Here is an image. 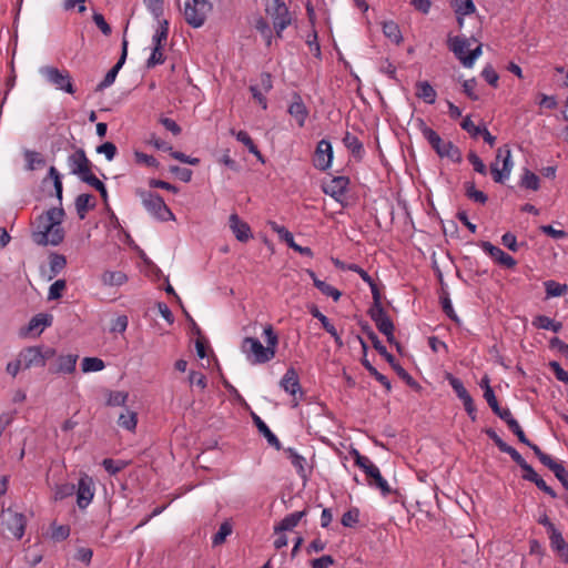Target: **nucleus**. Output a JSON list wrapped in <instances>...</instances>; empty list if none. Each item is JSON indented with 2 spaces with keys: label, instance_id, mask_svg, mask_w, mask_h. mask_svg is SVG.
I'll use <instances>...</instances> for the list:
<instances>
[{
  "label": "nucleus",
  "instance_id": "nucleus-8",
  "mask_svg": "<svg viewBox=\"0 0 568 568\" xmlns=\"http://www.w3.org/2000/svg\"><path fill=\"white\" fill-rule=\"evenodd\" d=\"M369 339L374 348L385 357V359L392 365L396 374L406 382L414 389H419L420 385L404 369L395 359V357L387 352L386 347L382 344L378 336L375 333H369Z\"/></svg>",
  "mask_w": 568,
  "mask_h": 568
},
{
  "label": "nucleus",
  "instance_id": "nucleus-27",
  "mask_svg": "<svg viewBox=\"0 0 568 568\" xmlns=\"http://www.w3.org/2000/svg\"><path fill=\"white\" fill-rule=\"evenodd\" d=\"M252 419L258 432L266 438L267 443L275 449L280 450L282 448L281 442L271 432L267 425L260 418V416H257L255 413H252Z\"/></svg>",
  "mask_w": 568,
  "mask_h": 568
},
{
  "label": "nucleus",
  "instance_id": "nucleus-61",
  "mask_svg": "<svg viewBox=\"0 0 568 568\" xmlns=\"http://www.w3.org/2000/svg\"><path fill=\"white\" fill-rule=\"evenodd\" d=\"M65 288V281L58 280L53 284H51L49 288L48 300H58L62 296V292Z\"/></svg>",
  "mask_w": 568,
  "mask_h": 568
},
{
  "label": "nucleus",
  "instance_id": "nucleus-18",
  "mask_svg": "<svg viewBox=\"0 0 568 568\" xmlns=\"http://www.w3.org/2000/svg\"><path fill=\"white\" fill-rule=\"evenodd\" d=\"M77 361L78 355L75 354L60 355L55 361V365L49 369L54 374H71L75 369Z\"/></svg>",
  "mask_w": 568,
  "mask_h": 568
},
{
  "label": "nucleus",
  "instance_id": "nucleus-5",
  "mask_svg": "<svg viewBox=\"0 0 568 568\" xmlns=\"http://www.w3.org/2000/svg\"><path fill=\"white\" fill-rule=\"evenodd\" d=\"M212 9L209 0H187L183 9L185 22L192 28H201Z\"/></svg>",
  "mask_w": 568,
  "mask_h": 568
},
{
  "label": "nucleus",
  "instance_id": "nucleus-34",
  "mask_svg": "<svg viewBox=\"0 0 568 568\" xmlns=\"http://www.w3.org/2000/svg\"><path fill=\"white\" fill-rule=\"evenodd\" d=\"M52 324V316L48 314H37L33 316L28 326L29 332H33L39 328L38 334H40L45 327L50 326Z\"/></svg>",
  "mask_w": 568,
  "mask_h": 568
},
{
  "label": "nucleus",
  "instance_id": "nucleus-22",
  "mask_svg": "<svg viewBox=\"0 0 568 568\" xmlns=\"http://www.w3.org/2000/svg\"><path fill=\"white\" fill-rule=\"evenodd\" d=\"M77 214L80 220H84L88 211L93 210L97 205L94 195L83 193L77 196L75 202Z\"/></svg>",
  "mask_w": 568,
  "mask_h": 568
},
{
  "label": "nucleus",
  "instance_id": "nucleus-57",
  "mask_svg": "<svg viewBox=\"0 0 568 568\" xmlns=\"http://www.w3.org/2000/svg\"><path fill=\"white\" fill-rule=\"evenodd\" d=\"M134 158L136 163L144 164L150 168H158L160 164L153 155H149L140 151L134 152Z\"/></svg>",
  "mask_w": 568,
  "mask_h": 568
},
{
  "label": "nucleus",
  "instance_id": "nucleus-11",
  "mask_svg": "<svg viewBox=\"0 0 568 568\" xmlns=\"http://www.w3.org/2000/svg\"><path fill=\"white\" fill-rule=\"evenodd\" d=\"M332 159H333V149H332L331 142L327 140H321L317 143V146L315 150V154H314V159H313L314 166L318 170L324 171L329 168Z\"/></svg>",
  "mask_w": 568,
  "mask_h": 568
},
{
  "label": "nucleus",
  "instance_id": "nucleus-59",
  "mask_svg": "<svg viewBox=\"0 0 568 568\" xmlns=\"http://www.w3.org/2000/svg\"><path fill=\"white\" fill-rule=\"evenodd\" d=\"M352 455L354 456L355 465L362 468L365 474L374 466L371 459L361 455L358 450L353 449Z\"/></svg>",
  "mask_w": 568,
  "mask_h": 568
},
{
  "label": "nucleus",
  "instance_id": "nucleus-3",
  "mask_svg": "<svg viewBox=\"0 0 568 568\" xmlns=\"http://www.w3.org/2000/svg\"><path fill=\"white\" fill-rule=\"evenodd\" d=\"M135 194L142 200V203L148 212H150L158 220H174V214L158 193L145 191L143 189H136Z\"/></svg>",
  "mask_w": 568,
  "mask_h": 568
},
{
  "label": "nucleus",
  "instance_id": "nucleus-29",
  "mask_svg": "<svg viewBox=\"0 0 568 568\" xmlns=\"http://www.w3.org/2000/svg\"><path fill=\"white\" fill-rule=\"evenodd\" d=\"M306 515V510H302V511H296V513H293V514H290L287 515L286 517H284L281 523L275 526V532L278 534V532H282V531H286V530H292L294 527L297 526V524L300 523V520Z\"/></svg>",
  "mask_w": 568,
  "mask_h": 568
},
{
  "label": "nucleus",
  "instance_id": "nucleus-4",
  "mask_svg": "<svg viewBox=\"0 0 568 568\" xmlns=\"http://www.w3.org/2000/svg\"><path fill=\"white\" fill-rule=\"evenodd\" d=\"M18 356L22 363V369L43 367L48 359L55 356V349L48 346H30L23 348Z\"/></svg>",
  "mask_w": 568,
  "mask_h": 568
},
{
  "label": "nucleus",
  "instance_id": "nucleus-49",
  "mask_svg": "<svg viewBox=\"0 0 568 568\" xmlns=\"http://www.w3.org/2000/svg\"><path fill=\"white\" fill-rule=\"evenodd\" d=\"M447 379L452 386V388L455 390L456 395L458 396L459 399H462L463 402L467 400L468 398H470V394L467 392V389L465 388L463 382L456 377H454L453 375H448L447 376Z\"/></svg>",
  "mask_w": 568,
  "mask_h": 568
},
{
  "label": "nucleus",
  "instance_id": "nucleus-20",
  "mask_svg": "<svg viewBox=\"0 0 568 568\" xmlns=\"http://www.w3.org/2000/svg\"><path fill=\"white\" fill-rule=\"evenodd\" d=\"M365 475L369 486L378 488L384 496L392 494L389 485L381 475L377 466L374 465Z\"/></svg>",
  "mask_w": 568,
  "mask_h": 568
},
{
  "label": "nucleus",
  "instance_id": "nucleus-21",
  "mask_svg": "<svg viewBox=\"0 0 568 568\" xmlns=\"http://www.w3.org/2000/svg\"><path fill=\"white\" fill-rule=\"evenodd\" d=\"M348 183V178L336 176L324 187V192L335 200H339L345 194Z\"/></svg>",
  "mask_w": 568,
  "mask_h": 568
},
{
  "label": "nucleus",
  "instance_id": "nucleus-35",
  "mask_svg": "<svg viewBox=\"0 0 568 568\" xmlns=\"http://www.w3.org/2000/svg\"><path fill=\"white\" fill-rule=\"evenodd\" d=\"M383 33L386 38L396 44H399L403 41L400 29L394 21H385L383 23Z\"/></svg>",
  "mask_w": 568,
  "mask_h": 568
},
{
  "label": "nucleus",
  "instance_id": "nucleus-36",
  "mask_svg": "<svg viewBox=\"0 0 568 568\" xmlns=\"http://www.w3.org/2000/svg\"><path fill=\"white\" fill-rule=\"evenodd\" d=\"M532 325L537 328L551 329L555 333L559 332L562 328V323L556 322L545 315L536 316L535 320L532 321Z\"/></svg>",
  "mask_w": 568,
  "mask_h": 568
},
{
  "label": "nucleus",
  "instance_id": "nucleus-48",
  "mask_svg": "<svg viewBox=\"0 0 568 568\" xmlns=\"http://www.w3.org/2000/svg\"><path fill=\"white\" fill-rule=\"evenodd\" d=\"M104 362L98 357H84L81 363L83 373L99 372L104 368Z\"/></svg>",
  "mask_w": 568,
  "mask_h": 568
},
{
  "label": "nucleus",
  "instance_id": "nucleus-40",
  "mask_svg": "<svg viewBox=\"0 0 568 568\" xmlns=\"http://www.w3.org/2000/svg\"><path fill=\"white\" fill-rule=\"evenodd\" d=\"M465 194L466 196L477 203L485 204L488 200L487 195L477 190L475 187V183L473 181H467L464 183Z\"/></svg>",
  "mask_w": 568,
  "mask_h": 568
},
{
  "label": "nucleus",
  "instance_id": "nucleus-17",
  "mask_svg": "<svg viewBox=\"0 0 568 568\" xmlns=\"http://www.w3.org/2000/svg\"><path fill=\"white\" fill-rule=\"evenodd\" d=\"M230 229L240 242H247L253 235L250 225L242 221L237 214L230 216Z\"/></svg>",
  "mask_w": 568,
  "mask_h": 568
},
{
  "label": "nucleus",
  "instance_id": "nucleus-19",
  "mask_svg": "<svg viewBox=\"0 0 568 568\" xmlns=\"http://www.w3.org/2000/svg\"><path fill=\"white\" fill-rule=\"evenodd\" d=\"M288 113L295 118L300 128L304 126L308 111L300 94L294 93L293 101L288 106Z\"/></svg>",
  "mask_w": 568,
  "mask_h": 568
},
{
  "label": "nucleus",
  "instance_id": "nucleus-16",
  "mask_svg": "<svg viewBox=\"0 0 568 568\" xmlns=\"http://www.w3.org/2000/svg\"><path fill=\"white\" fill-rule=\"evenodd\" d=\"M471 41H477L474 37L465 38V37H449L448 38V47L450 51L456 55V58L462 62L463 57H467L469 47Z\"/></svg>",
  "mask_w": 568,
  "mask_h": 568
},
{
  "label": "nucleus",
  "instance_id": "nucleus-46",
  "mask_svg": "<svg viewBox=\"0 0 568 568\" xmlns=\"http://www.w3.org/2000/svg\"><path fill=\"white\" fill-rule=\"evenodd\" d=\"M255 29L261 33L267 47L272 44L273 32L268 22L263 18L258 17L255 20Z\"/></svg>",
  "mask_w": 568,
  "mask_h": 568
},
{
  "label": "nucleus",
  "instance_id": "nucleus-14",
  "mask_svg": "<svg viewBox=\"0 0 568 568\" xmlns=\"http://www.w3.org/2000/svg\"><path fill=\"white\" fill-rule=\"evenodd\" d=\"M481 248L484 252L489 254L496 262H498L500 265L513 268L516 265V261L513 256L505 253L501 248L493 245L490 242H483Z\"/></svg>",
  "mask_w": 568,
  "mask_h": 568
},
{
  "label": "nucleus",
  "instance_id": "nucleus-62",
  "mask_svg": "<svg viewBox=\"0 0 568 568\" xmlns=\"http://www.w3.org/2000/svg\"><path fill=\"white\" fill-rule=\"evenodd\" d=\"M481 43H478V45L470 50L467 54V57L462 58V64L466 68H471L476 61V59L481 55Z\"/></svg>",
  "mask_w": 568,
  "mask_h": 568
},
{
  "label": "nucleus",
  "instance_id": "nucleus-60",
  "mask_svg": "<svg viewBox=\"0 0 568 568\" xmlns=\"http://www.w3.org/2000/svg\"><path fill=\"white\" fill-rule=\"evenodd\" d=\"M159 122L165 128V130H168L175 136L182 132L181 126L174 120H172L170 118L160 115Z\"/></svg>",
  "mask_w": 568,
  "mask_h": 568
},
{
  "label": "nucleus",
  "instance_id": "nucleus-39",
  "mask_svg": "<svg viewBox=\"0 0 568 568\" xmlns=\"http://www.w3.org/2000/svg\"><path fill=\"white\" fill-rule=\"evenodd\" d=\"M128 277L120 271H106L102 274V282L109 286H120L126 282Z\"/></svg>",
  "mask_w": 568,
  "mask_h": 568
},
{
  "label": "nucleus",
  "instance_id": "nucleus-12",
  "mask_svg": "<svg viewBox=\"0 0 568 568\" xmlns=\"http://www.w3.org/2000/svg\"><path fill=\"white\" fill-rule=\"evenodd\" d=\"M2 524L7 526L14 538H22L26 528V518L22 514L8 511L3 514Z\"/></svg>",
  "mask_w": 568,
  "mask_h": 568
},
{
  "label": "nucleus",
  "instance_id": "nucleus-47",
  "mask_svg": "<svg viewBox=\"0 0 568 568\" xmlns=\"http://www.w3.org/2000/svg\"><path fill=\"white\" fill-rule=\"evenodd\" d=\"M363 366L368 371V373L374 376L386 389V392H390L392 385L389 379L381 374L366 358L362 359Z\"/></svg>",
  "mask_w": 568,
  "mask_h": 568
},
{
  "label": "nucleus",
  "instance_id": "nucleus-32",
  "mask_svg": "<svg viewBox=\"0 0 568 568\" xmlns=\"http://www.w3.org/2000/svg\"><path fill=\"white\" fill-rule=\"evenodd\" d=\"M280 236L287 243V245L293 248L294 251L301 253L302 255H306L312 257L313 252L307 246H301L296 244V241H294L293 234L288 230H278Z\"/></svg>",
  "mask_w": 568,
  "mask_h": 568
},
{
  "label": "nucleus",
  "instance_id": "nucleus-26",
  "mask_svg": "<svg viewBox=\"0 0 568 568\" xmlns=\"http://www.w3.org/2000/svg\"><path fill=\"white\" fill-rule=\"evenodd\" d=\"M281 386L285 392L293 396L296 395L297 392H301L298 375L293 367L288 368L284 374L281 381Z\"/></svg>",
  "mask_w": 568,
  "mask_h": 568
},
{
  "label": "nucleus",
  "instance_id": "nucleus-23",
  "mask_svg": "<svg viewBox=\"0 0 568 568\" xmlns=\"http://www.w3.org/2000/svg\"><path fill=\"white\" fill-rule=\"evenodd\" d=\"M308 311L313 317L317 318L322 323L323 328L328 334H331V336L334 338L337 346L342 347L343 346L342 338L338 335L336 328L329 323L328 318L324 314H322L315 305H311L308 307Z\"/></svg>",
  "mask_w": 568,
  "mask_h": 568
},
{
  "label": "nucleus",
  "instance_id": "nucleus-37",
  "mask_svg": "<svg viewBox=\"0 0 568 568\" xmlns=\"http://www.w3.org/2000/svg\"><path fill=\"white\" fill-rule=\"evenodd\" d=\"M168 36H169V21L165 19L159 20V28H158L155 34L153 36L154 47L164 48L166 45Z\"/></svg>",
  "mask_w": 568,
  "mask_h": 568
},
{
  "label": "nucleus",
  "instance_id": "nucleus-9",
  "mask_svg": "<svg viewBox=\"0 0 568 568\" xmlns=\"http://www.w3.org/2000/svg\"><path fill=\"white\" fill-rule=\"evenodd\" d=\"M368 314L378 331L384 334L388 343H395L394 324L384 308H369Z\"/></svg>",
  "mask_w": 568,
  "mask_h": 568
},
{
  "label": "nucleus",
  "instance_id": "nucleus-54",
  "mask_svg": "<svg viewBox=\"0 0 568 568\" xmlns=\"http://www.w3.org/2000/svg\"><path fill=\"white\" fill-rule=\"evenodd\" d=\"M67 265V260L64 255L52 253L50 256V268L51 272L55 275L60 271H62Z\"/></svg>",
  "mask_w": 568,
  "mask_h": 568
},
{
  "label": "nucleus",
  "instance_id": "nucleus-2",
  "mask_svg": "<svg viewBox=\"0 0 568 568\" xmlns=\"http://www.w3.org/2000/svg\"><path fill=\"white\" fill-rule=\"evenodd\" d=\"M264 335L266 337V346H263L262 343L254 337H245L243 339L242 351L246 354L247 359L252 364H264L275 356L278 336L272 325L265 326Z\"/></svg>",
  "mask_w": 568,
  "mask_h": 568
},
{
  "label": "nucleus",
  "instance_id": "nucleus-55",
  "mask_svg": "<svg viewBox=\"0 0 568 568\" xmlns=\"http://www.w3.org/2000/svg\"><path fill=\"white\" fill-rule=\"evenodd\" d=\"M521 186L536 191L539 187V178L535 173L526 171L521 178Z\"/></svg>",
  "mask_w": 568,
  "mask_h": 568
},
{
  "label": "nucleus",
  "instance_id": "nucleus-6",
  "mask_svg": "<svg viewBox=\"0 0 568 568\" xmlns=\"http://www.w3.org/2000/svg\"><path fill=\"white\" fill-rule=\"evenodd\" d=\"M270 16L276 37L282 38L283 31L292 23L291 12L283 0H271L265 8Z\"/></svg>",
  "mask_w": 568,
  "mask_h": 568
},
{
  "label": "nucleus",
  "instance_id": "nucleus-30",
  "mask_svg": "<svg viewBox=\"0 0 568 568\" xmlns=\"http://www.w3.org/2000/svg\"><path fill=\"white\" fill-rule=\"evenodd\" d=\"M231 134L236 136V140L243 143L250 153L254 154L258 161L264 163V156L262 155L261 151L257 149L251 136L245 131H239L235 132L234 130H231Z\"/></svg>",
  "mask_w": 568,
  "mask_h": 568
},
{
  "label": "nucleus",
  "instance_id": "nucleus-41",
  "mask_svg": "<svg viewBox=\"0 0 568 568\" xmlns=\"http://www.w3.org/2000/svg\"><path fill=\"white\" fill-rule=\"evenodd\" d=\"M118 424L120 427L134 432L138 424V415L135 412L126 409L125 413H122L119 416Z\"/></svg>",
  "mask_w": 568,
  "mask_h": 568
},
{
  "label": "nucleus",
  "instance_id": "nucleus-44",
  "mask_svg": "<svg viewBox=\"0 0 568 568\" xmlns=\"http://www.w3.org/2000/svg\"><path fill=\"white\" fill-rule=\"evenodd\" d=\"M452 7L456 13V16H467L475 12L476 7L473 0H454L452 1Z\"/></svg>",
  "mask_w": 568,
  "mask_h": 568
},
{
  "label": "nucleus",
  "instance_id": "nucleus-43",
  "mask_svg": "<svg viewBox=\"0 0 568 568\" xmlns=\"http://www.w3.org/2000/svg\"><path fill=\"white\" fill-rule=\"evenodd\" d=\"M496 160L497 161H499V160L503 161V169L501 170L505 173L506 178H508L510 172H511V168H513L510 149L507 145H504L503 148H499L497 150Z\"/></svg>",
  "mask_w": 568,
  "mask_h": 568
},
{
  "label": "nucleus",
  "instance_id": "nucleus-10",
  "mask_svg": "<svg viewBox=\"0 0 568 568\" xmlns=\"http://www.w3.org/2000/svg\"><path fill=\"white\" fill-rule=\"evenodd\" d=\"M75 491L77 504L79 508H87L94 496L92 478L89 475L83 474L79 479L78 488H75Z\"/></svg>",
  "mask_w": 568,
  "mask_h": 568
},
{
  "label": "nucleus",
  "instance_id": "nucleus-28",
  "mask_svg": "<svg viewBox=\"0 0 568 568\" xmlns=\"http://www.w3.org/2000/svg\"><path fill=\"white\" fill-rule=\"evenodd\" d=\"M416 95L428 104L436 101L437 93L428 81H418L416 83Z\"/></svg>",
  "mask_w": 568,
  "mask_h": 568
},
{
  "label": "nucleus",
  "instance_id": "nucleus-31",
  "mask_svg": "<svg viewBox=\"0 0 568 568\" xmlns=\"http://www.w3.org/2000/svg\"><path fill=\"white\" fill-rule=\"evenodd\" d=\"M417 126L433 149L437 148L442 143L443 139L432 128L427 126L423 119H417Z\"/></svg>",
  "mask_w": 568,
  "mask_h": 568
},
{
  "label": "nucleus",
  "instance_id": "nucleus-24",
  "mask_svg": "<svg viewBox=\"0 0 568 568\" xmlns=\"http://www.w3.org/2000/svg\"><path fill=\"white\" fill-rule=\"evenodd\" d=\"M68 164L71 169V173L75 174L87 165H91V161L88 159L84 150L79 148L68 156Z\"/></svg>",
  "mask_w": 568,
  "mask_h": 568
},
{
  "label": "nucleus",
  "instance_id": "nucleus-52",
  "mask_svg": "<svg viewBox=\"0 0 568 568\" xmlns=\"http://www.w3.org/2000/svg\"><path fill=\"white\" fill-rule=\"evenodd\" d=\"M544 285L546 287L547 297L560 296L567 290L566 284H559L555 281H547L544 283Z\"/></svg>",
  "mask_w": 568,
  "mask_h": 568
},
{
  "label": "nucleus",
  "instance_id": "nucleus-58",
  "mask_svg": "<svg viewBox=\"0 0 568 568\" xmlns=\"http://www.w3.org/2000/svg\"><path fill=\"white\" fill-rule=\"evenodd\" d=\"M165 61L163 48L154 47L150 58L146 61L148 68H153L158 64H162Z\"/></svg>",
  "mask_w": 568,
  "mask_h": 568
},
{
  "label": "nucleus",
  "instance_id": "nucleus-38",
  "mask_svg": "<svg viewBox=\"0 0 568 568\" xmlns=\"http://www.w3.org/2000/svg\"><path fill=\"white\" fill-rule=\"evenodd\" d=\"M24 159L27 162V170L34 171L45 165L44 158L37 151L26 150Z\"/></svg>",
  "mask_w": 568,
  "mask_h": 568
},
{
  "label": "nucleus",
  "instance_id": "nucleus-64",
  "mask_svg": "<svg viewBox=\"0 0 568 568\" xmlns=\"http://www.w3.org/2000/svg\"><path fill=\"white\" fill-rule=\"evenodd\" d=\"M481 77L494 88L498 85L499 77L491 65H486L481 71Z\"/></svg>",
  "mask_w": 568,
  "mask_h": 568
},
{
  "label": "nucleus",
  "instance_id": "nucleus-42",
  "mask_svg": "<svg viewBox=\"0 0 568 568\" xmlns=\"http://www.w3.org/2000/svg\"><path fill=\"white\" fill-rule=\"evenodd\" d=\"M344 145L353 153L354 156L361 158L364 150L362 142L357 139V136L346 132L343 138Z\"/></svg>",
  "mask_w": 568,
  "mask_h": 568
},
{
  "label": "nucleus",
  "instance_id": "nucleus-63",
  "mask_svg": "<svg viewBox=\"0 0 568 568\" xmlns=\"http://www.w3.org/2000/svg\"><path fill=\"white\" fill-rule=\"evenodd\" d=\"M97 152L104 154L108 161H112L116 154V146L112 142H105L97 148Z\"/></svg>",
  "mask_w": 568,
  "mask_h": 568
},
{
  "label": "nucleus",
  "instance_id": "nucleus-15",
  "mask_svg": "<svg viewBox=\"0 0 568 568\" xmlns=\"http://www.w3.org/2000/svg\"><path fill=\"white\" fill-rule=\"evenodd\" d=\"M548 538L550 540V547L554 551L557 552L559 557L562 558L564 562H568V554H566V541L561 531L556 527H550L546 531Z\"/></svg>",
  "mask_w": 568,
  "mask_h": 568
},
{
  "label": "nucleus",
  "instance_id": "nucleus-56",
  "mask_svg": "<svg viewBox=\"0 0 568 568\" xmlns=\"http://www.w3.org/2000/svg\"><path fill=\"white\" fill-rule=\"evenodd\" d=\"M129 394L125 392H110L106 404L109 406H123L128 400Z\"/></svg>",
  "mask_w": 568,
  "mask_h": 568
},
{
  "label": "nucleus",
  "instance_id": "nucleus-50",
  "mask_svg": "<svg viewBox=\"0 0 568 568\" xmlns=\"http://www.w3.org/2000/svg\"><path fill=\"white\" fill-rule=\"evenodd\" d=\"M315 287L321 291L322 294L332 297L335 302L342 296L341 291L324 281L315 280Z\"/></svg>",
  "mask_w": 568,
  "mask_h": 568
},
{
  "label": "nucleus",
  "instance_id": "nucleus-33",
  "mask_svg": "<svg viewBox=\"0 0 568 568\" xmlns=\"http://www.w3.org/2000/svg\"><path fill=\"white\" fill-rule=\"evenodd\" d=\"M285 453L287 455V458L291 460L292 465L296 468L297 474L302 478H306V470H305V464L306 459L301 456L295 449L293 448H286Z\"/></svg>",
  "mask_w": 568,
  "mask_h": 568
},
{
  "label": "nucleus",
  "instance_id": "nucleus-25",
  "mask_svg": "<svg viewBox=\"0 0 568 568\" xmlns=\"http://www.w3.org/2000/svg\"><path fill=\"white\" fill-rule=\"evenodd\" d=\"M434 150L440 158H448L457 163L462 161L460 150L450 141L442 140V143Z\"/></svg>",
  "mask_w": 568,
  "mask_h": 568
},
{
  "label": "nucleus",
  "instance_id": "nucleus-51",
  "mask_svg": "<svg viewBox=\"0 0 568 568\" xmlns=\"http://www.w3.org/2000/svg\"><path fill=\"white\" fill-rule=\"evenodd\" d=\"M75 493V485L65 483L61 485H57L54 489V499L62 500L67 497L72 496Z\"/></svg>",
  "mask_w": 568,
  "mask_h": 568
},
{
  "label": "nucleus",
  "instance_id": "nucleus-45",
  "mask_svg": "<svg viewBox=\"0 0 568 568\" xmlns=\"http://www.w3.org/2000/svg\"><path fill=\"white\" fill-rule=\"evenodd\" d=\"M232 531L233 526L230 520H225L224 523H222L217 532L212 538L213 546L222 545L226 540V537L232 534Z\"/></svg>",
  "mask_w": 568,
  "mask_h": 568
},
{
  "label": "nucleus",
  "instance_id": "nucleus-53",
  "mask_svg": "<svg viewBox=\"0 0 568 568\" xmlns=\"http://www.w3.org/2000/svg\"><path fill=\"white\" fill-rule=\"evenodd\" d=\"M102 465L110 475H115L126 466V463L122 460L105 458L103 459Z\"/></svg>",
  "mask_w": 568,
  "mask_h": 568
},
{
  "label": "nucleus",
  "instance_id": "nucleus-13",
  "mask_svg": "<svg viewBox=\"0 0 568 568\" xmlns=\"http://www.w3.org/2000/svg\"><path fill=\"white\" fill-rule=\"evenodd\" d=\"M128 54V41L124 39L122 42V53L119 61L108 71L104 79L97 85L95 91H103L108 87L112 85L115 81V78L125 62Z\"/></svg>",
  "mask_w": 568,
  "mask_h": 568
},
{
  "label": "nucleus",
  "instance_id": "nucleus-7",
  "mask_svg": "<svg viewBox=\"0 0 568 568\" xmlns=\"http://www.w3.org/2000/svg\"><path fill=\"white\" fill-rule=\"evenodd\" d=\"M40 72L49 83L55 87L57 90L64 91L69 94H73L75 92L72 78L68 70H60L55 67L48 65L43 67Z\"/></svg>",
  "mask_w": 568,
  "mask_h": 568
},
{
  "label": "nucleus",
  "instance_id": "nucleus-1",
  "mask_svg": "<svg viewBox=\"0 0 568 568\" xmlns=\"http://www.w3.org/2000/svg\"><path fill=\"white\" fill-rule=\"evenodd\" d=\"M65 212L62 206L51 207L36 217L32 223V241L40 246H57L64 240L65 232L62 222Z\"/></svg>",
  "mask_w": 568,
  "mask_h": 568
}]
</instances>
